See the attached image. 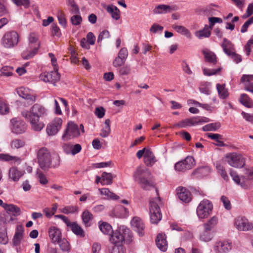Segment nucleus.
Instances as JSON below:
<instances>
[{"label":"nucleus","instance_id":"0eeeda50","mask_svg":"<svg viewBox=\"0 0 253 253\" xmlns=\"http://www.w3.org/2000/svg\"><path fill=\"white\" fill-rule=\"evenodd\" d=\"M212 209L213 206L211 201L207 199L203 200L200 202L197 208L198 217L200 219L207 218L211 214Z\"/></svg>","mask_w":253,"mask_h":253},{"label":"nucleus","instance_id":"6e6d98bb","mask_svg":"<svg viewBox=\"0 0 253 253\" xmlns=\"http://www.w3.org/2000/svg\"><path fill=\"white\" fill-rule=\"evenodd\" d=\"M17 6H23L25 8L29 7L30 3V0H12Z\"/></svg>","mask_w":253,"mask_h":253},{"label":"nucleus","instance_id":"9d476101","mask_svg":"<svg viewBox=\"0 0 253 253\" xmlns=\"http://www.w3.org/2000/svg\"><path fill=\"white\" fill-rule=\"evenodd\" d=\"M80 135V131L78 126L71 122L68 123L62 138L63 140L67 141L72 138L78 137Z\"/></svg>","mask_w":253,"mask_h":253},{"label":"nucleus","instance_id":"e433bc0d","mask_svg":"<svg viewBox=\"0 0 253 253\" xmlns=\"http://www.w3.org/2000/svg\"><path fill=\"white\" fill-rule=\"evenodd\" d=\"M216 88L220 98L225 99L228 96V92L227 89L225 87V84H216Z\"/></svg>","mask_w":253,"mask_h":253},{"label":"nucleus","instance_id":"680f3d73","mask_svg":"<svg viewBox=\"0 0 253 253\" xmlns=\"http://www.w3.org/2000/svg\"><path fill=\"white\" fill-rule=\"evenodd\" d=\"M37 175L41 184H46L48 183L46 177L42 172L40 171H37Z\"/></svg>","mask_w":253,"mask_h":253},{"label":"nucleus","instance_id":"3c124183","mask_svg":"<svg viewBox=\"0 0 253 253\" xmlns=\"http://www.w3.org/2000/svg\"><path fill=\"white\" fill-rule=\"evenodd\" d=\"M230 174L232 177L233 180L238 185H240L242 187H245V184L240 182L241 179L238 175L236 173V171L233 170H231Z\"/></svg>","mask_w":253,"mask_h":253},{"label":"nucleus","instance_id":"aec40b11","mask_svg":"<svg viewBox=\"0 0 253 253\" xmlns=\"http://www.w3.org/2000/svg\"><path fill=\"white\" fill-rule=\"evenodd\" d=\"M24 227L21 225H17L16 231L12 239L13 246L15 247L19 245L23 238Z\"/></svg>","mask_w":253,"mask_h":253},{"label":"nucleus","instance_id":"4be33fe9","mask_svg":"<svg viewBox=\"0 0 253 253\" xmlns=\"http://www.w3.org/2000/svg\"><path fill=\"white\" fill-rule=\"evenodd\" d=\"M177 194L179 199L185 203H189L191 200L190 192L184 187H178L177 189Z\"/></svg>","mask_w":253,"mask_h":253},{"label":"nucleus","instance_id":"09e8293b","mask_svg":"<svg viewBox=\"0 0 253 253\" xmlns=\"http://www.w3.org/2000/svg\"><path fill=\"white\" fill-rule=\"evenodd\" d=\"M8 242L7 232L5 229L0 230V243L5 245Z\"/></svg>","mask_w":253,"mask_h":253},{"label":"nucleus","instance_id":"f257e3e1","mask_svg":"<svg viewBox=\"0 0 253 253\" xmlns=\"http://www.w3.org/2000/svg\"><path fill=\"white\" fill-rule=\"evenodd\" d=\"M46 114L45 108L37 103L33 105L29 111L21 112L22 117L30 123L32 129L36 131H40L44 127V123L40 121V119Z\"/></svg>","mask_w":253,"mask_h":253},{"label":"nucleus","instance_id":"5701e85b","mask_svg":"<svg viewBox=\"0 0 253 253\" xmlns=\"http://www.w3.org/2000/svg\"><path fill=\"white\" fill-rule=\"evenodd\" d=\"M157 247L162 251L165 252L168 248V243L166 240L165 234L160 233L157 235L156 239Z\"/></svg>","mask_w":253,"mask_h":253},{"label":"nucleus","instance_id":"473e14b6","mask_svg":"<svg viewBox=\"0 0 253 253\" xmlns=\"http://www.w3.org/2000/svg\"><path fill=\"white\" fill-rule=\"evenodd\" d=\"M240 101L243 105L248 108L253 107V101L246 94L243 93L241 95Z\"/></svg>","mask_w":253,"mask_h":253},{"label":"nucleus","instance_id":"bb28decb","mask_svg":"<svg viewBox=\"0 0 253 253\" xmlns=\"http://www.w3.org/2000/svg\"><path fill=\"white\" fill-rule=\"evenodd\" d=\"M3 208H4L7 212L12 214L14 216H18L21 214L20 208L14 205L5 203Z\"/></svg>","mask_w":253,"mask_h":253},{"label":"nucleus","instance_id":"f3484780","mask_svg":"<svg viewBox=\"0 0 253 253\" xmlns=\"http://www.w3.org/2000/svg\"><path fill=\"white\" fill-rule=\"evenodd\" d=\"M177 9V7L176 5L170 6L166 4H159L155 7L153 12L156 14H163L170 13Z\"/></svg>","mask_w":253,"mask_h":253},{"label":"nucleus","instance_id":"1a4fd4ad","mask_svg":"<svg viewBox=\"0 0 253 253\" xmlns=\"http://www.w3.org/2000/svg\"><path fill=\"white\" fill-rule=\"evenodd\" d=\"M19 42V36L15 31H9L3 36L1 43L6 48H10L16 46Z\"/></svg>","mask_w":253,"mask_h":253},{"label":"nucleus","instance_id":"f8f14e48","mask_svg":"<svg viewBox=\"0 0 253 253\" xmlns=\"http://www.w3.org/2000/svg\"><path fill=\"white\" fill-rule=\"evenodd\" d=\"M234 225L239 231H247L252 230L253 224L245 217L239 216L235 219Z\"/></svg>","mask_w":253,"mask_h":253},{"label":"nucleus","instance_id":"ea45409f","mask_svg":"<svg viewBox=\"0 0 253 253\" xmlns=\"http://www.w3.org/2000/svg\"><path fill=\"white\" fill-rule=\"evenodd\" d=\"M100 194L103 195H105L108 199H118L119 196L116 195L115 194L111 192L108 188H101L99 189Z\"/></svg>","mask_w":253,"mask_h":253},{"label":"nucleus","instance_id":"37998d69","mask_svg":"<svg viewBox=\"0 0 253 253\" xmlns=\"http://www.w3.org/2000/svg\"><path fill=\"white\" fill-rule=\"evenodd\" d=\"M25 145V142L21 139H15L11 141L10 146L12 149H19L23 147Z\"/></svg>","mask_w":253,"mask_h":253},{"label":"nucleus","instance_id":"58836bf2","mask_svg":"<svg viewBox=\"0 0 253 253\" xmlns=\"http://www.w3.org/2000/svg\"><path fill=\"white\" fill-rule=\"evenodd\" d=\"M99 229L101 232L106 235L111 234L113 232L112 226L107 222H102L99 224Z\"/></svg>","mask_w":253,"mask_h":253},{"label":"nucleus","instance_id":"4c0bfd02","mask_svg":"<svg viewBox=\"0 0 253 253\" xmlns=\"http://www.w3.org/2000/svg\"><path fill=\"white\" fill-rule=\"evenodd\" d=\"M60 211L65 214L74 213L78 212L79 208L77 206H67L62 209H60Z\"/></svg>","mask_w":253,"mask_h":253},{"label":"nucleus","instance_id":"774afa93","mask_svg":"<svg viewBox=\"0 0 253 253\" xmlns=\"http://www.w3.org/2000/svg\"><path fill=\"white\" fill-rule=\"evenodd\" d=\"M253 14V3H250L247 8L246 14L243 16V18H246Z\"/></svg>","mask_w":253,"mask_h":253},{"label":"nucleus","instance_id":"423d86ee","mask_svg":"<svg viewBox=\"0 0 253 253\" xmlns=\"http://www.w3.org/2000/svg\"><path fill=\"white\" fill-rule=\"evenodd\" d=\"M210 121L209 118L204 117H194L181 120L173 125V127L183 128L194 126L201 124L208 123Z\"/></svg>","mask_w":253,"mask_h":253},{"label":"nucleus","instance_id":"6ab92c4d","mask_svg":"<svg viewBox=\"0 0 253 253\" xmlns=\"http://www.w3.org/2000/svg\"><path fill=\"white\" fill-rule=\"evenodd\" d=\"M49 237L52 243L56 244L62 238V234L60 230L56 227L51 226L48 229Z\"/></svg>","mask_w":253,"mask_h":253},{"label":"nucleus","instance_id":"79ce46f5","mask_svg":"<svg viewBox=\"0 0 253 253\" xmlns=\"http://www.w3.org/2000/svg\"><path fill=\"white\" fill-rule=\"evenodd\" d=\"M48 76H49V82L54 84L56 82L59 81L60 79V75L58 72V70H54V71L49 72Z\"/></svg>","mask_w":253,"mask_h":253},{"label":"nucleus","instance_id":"5fc2aeb1","mask_svg":"<svg viewBox=\"0 0 253 253\" xmlns=\"http://www.w3.org/2000/svg\"><path fill=\"white\" fill-rule=\"evenodd\" d=\"M71 22L74 25H79L82 22V18L79 14H75L71 17Z\"/></svg>","mask_w":253,"mask_h":253},{"label":"nucleus","instance_id":"8fccbe9b","mask_svg":"<svg viewBox=\"0 0 253 253\" xmlns=\"http://www.w3.org/2000/svg\"><path fill=\"white\" fill-rule=\"evenodd\" d=\"M9 107L6 103L3 100L0 99V114H6L9 112Z\"/></svg>","mask_w":253,"mask_h":253},{"label":"nucleus","instance_id":"a211bd4d","mask_svg":"<svg viewBox=\"0 0 253 253\" xmlns=\"http://www.w3.org/2000/svg\"><path fill=\"white\" fill-rule=\"evenodd\" d=\"M131 224L133 230L137 232L140 236H142L144 234V225L140 218L134 217L131 221Z\"/></svg>","mask_w":253,"mask_h":253},{"label":"nucleus","instance_id":"a878e982","mask_svg":"<svg viewBox=\"0 0 253 253\" xmlns=\"http://www.w3.org/2000/svg\"><path fill=\"white\" fill-rule=\"evenodd\" d=\"M202 52L206 61L213 64L217 63L216 56L213 52L206 48L202 50Z\"/></svg>","mask_w":253,"mask_h":253},{"label":"nucleus","instance_id":"ddd939ff","mask_svg":"<svg viewBox=\"0 0 253 253\" xmlns=\"http://www.w3.org/2000/svg\"><path fill=\"white\" fill-rule=\"evenodd\" d=\"M62 124V120L59 118H55L46 127V132L49 136H53L57 133L60 129Z\"/></svg>","mask_w":253,"mask_h":253},{"label":"nucleus","instance_id":"20e7f679","mask_svg":"<svg viewBox=\"0 0 253 253\" xmlns=\"http://www.w3.org/2000/svg\"><path fill=\"white\" fill-rule=\"evenodd\" d=\"M161 204L160 198H151L149 201V213L152 223L157 224L162 219V215L159 205Z\"/></svg>","mask_w":253,"mask_h":253},{"label":"nucleus","instance_id":"7ed1b4c3","mask_svg":"<svg viewBox=\"0 0 253 253\" xmlns=\"http://www.w3.org/2000/svg\"><path fill=\"white\" fill-rule=\"evenodd\" d=\"M28 40L29 47L22 53V56L24 59H29L34 57L38 53L40 47L39 36L37 33H31L28 36Z\"/></svg>","mask_w":253,"mask_h":253},{"label":"nucleus","instance_id":"a19ab883","mask_svg":"<svg viewBox=\"0 0 253 253\" xmlns=\"http://www.w3.org/2000/svg\"><path fill=\"white\" fill-rule=\"evenodd\" d=\"M200 239L204 242H209L211 240L213 235L211 230H207L204 228V231L200 234Z\"/></svg>","mask_w":253,"mask_h":253},{"label":"nucleus","instance_id":"603ef678","mask_svg":"<svg viewBox=\"0 0 253 253\" xmlns=\"http://www.w3.org/2000/svg\"><path fill=\"white\" fill-rule=\"evenodd\" d=\"M0 159L1 160H3L5 161H20V158L16 156H12L8 154H0Z\"/></svg>","mask_w":253,"mask_h":253},{"label":"nucleus","instance_id":"e2e57ef3","mask_svg":"<svg viewBox=\"0 0 253 253\" xmlns=\"http://www.w3.org/2000/svg\"><path fill=\"white\" fill-rule=\"evenodd\" d=\"M109 37V32L107 30H104L99 34L97 39V42H101L103 40L107 39Z\"/></svg>","mask_w":253,"mask_h":253},{"label":"nucleus","instance_id":"393cba45","mask_svg":"<svg viewBox=\"0 0 253 253\" xmlns=\"http://www.w3.org/2000/svg\"><path fill=\"white\" fill-rule=\"evenodd\" d=\"M157 161L156 158L150 149H147L144 154V163L147 166H153Z\"/></svg>","mask_w":253,"mask_h":253},{"label":"nucleus","instance_id":"cd10ccee","mask_svg":"<svg viewBox=\"0 0 253 253\" xmlns=\"http://www.w3.org/2000/svg\"><path fill=\"white\" fill-rule=\"evenodd\" d=\"M211 29L208 25H206L203 29L197 31L195 33L196 36L200 39L205 38H209L211 35Z\"/></svg>","mask_w":253,"mask_h":253},{"label":"nucleus","instance_id":"c85d7f7f","mask_svg":"<svg viewBox=\"0 0 253 253\" xmlns=\"http://www.w3.org/2000/svg\"><path fill=\"white\" fill-rule=\"evenodd\" d=\"M107 11L111 15L113 19L118 20L120 18V10L114 5H109L106 8Z\"/></svg>","mask_w":253,"mask_h":253},{"label":"nucleus","instance_id":"0e129e2a","mask_svg":"<svg viewBox=\"0 0 253 253\" xmlns=\"http://www.w3.org/2000/svg\"><path fill=\"white\" fill-rule=\"evenodd\" d=\"M220 200L222 202L226 210H230L231 208V205L230 201L229 199L225 196H221Z\"/></svg>","mask_w":253,"mask_h":253},{"label":"nucleus","instance_id":"72a5a7b5","mask_svg":"<svg viewBox=\"0 0 253 253\" xmlns=\"http://www.w3.org/2000/svg\"><path fill=\"white\" fill-rule=\"evenodd\" d=\"M69 227L71 228L73 232L77 235L81 237L84 236V230L76 222H71Z\"/></svg>","mask_w":253,"mask_h":253},{"label":"nucleus","instance_id":"39448f33","mask_svg":"<svg viewBox=\"0 0 253 253\" xmlns=\"http://www.w3.org/2000/svg\"><path fill=\"white\" fill-rule=\"evenodd\" d=\"M39 165L44 170H48L51 165V155L48 150L45 147L39 149L37 154Z\"/></svg>","mask_w":253,"mask_h":253},{"label":"nucleus","instance_id":"bf43d9fd","mask_svg":"<svg viewBox=\"0 0 253 253\" xmlns=\"http://www.w3.org/2000/svg\"><path fill=\"white\" fill-rule=\"evenodd\" d=\"M57 18L59 24L63 26L64 27H65L67 24V21L64 14L61 11L58 12Z\"/></svg>","mask_w":253,"mask_h":253},{"label":"nucleus","instance_id":"c756f323","mask_svg":"<svg viewBox=\"0 0 253 253\" xmlns=\"http://www.w3.org/2000/svg\"><path fill=\"white\" fill-rule=\"evenodd\" d=\"M218 222V218L216 216H213L210 218L203 224L204 228L207 230H211L213 229Z\"/></svg>","mask_w":253,"mask_h":253},{"label":"nucleus","instance_id":"338daca9","mask_svg":"<svg viewBox=\"0 0 253 253\" xmlns=\"http://www.w3.org/2000/svg\"><path fill=\"white\" fill-rule=\"evenodd\" d=\"M253 81V75H244L241 79V82L245 84Z\"/></svg>","mask_w":253,"mask_h":253},{"label":"nucleus","instance_id":"4d7b16f0","mask_svg":"<svg viewBox=\"0 0 253 253\" xmlns=\"http://www.w3.org/2000/svg\"><path fill=\"white\" fill-rule=\"evenodd\" d=\"M221 68H218L217 69H209L207 68H204L203 69V73L206 76H212L215 75L217 73L220 72Z\"/></svg>","mask_w":253,"mask_h":253},{"label":"nucleus","instance_id":"f704fd0d","mask_svg":"<svg viewBox=\"0 0 253 253\" xmlns=\"http://www.w3.org/2000/svg\"><path fill=\"white\" fill-rule=\"evenodd\" d=\"M101 178L102 180L100 181V183L102 185H109L113 182V176L112 174L110 173H107L106 172H103L101 175Z\"/></svg>","mask_w":253,"mask_h":253},{"label":"nucleus","instance_id":"864d4df0","mask_svg":"<svg viewBox=\"0 0 253 253\" xmlns=\"http://www.w3.org/2000/svg\"><path fill=\"white\" fill-rule=\"evenodd\" d=\"M13 68L11 67L4 66L0 70L2 75L6 77L11 76L12 75Z\"/></svg>","mask_w":253,"mask_h":253},{"label":"nucleus","instance_id":"a18cd8bd","mask_svg":"<svg viewBox=\"0 0 253 253\" xmlns=\"http://www.w3.org/2000/svg\"><path fill=\"white\" fill-rule=\"evenodd\" d=\"M216 168L218 173L221 175V176L225 180H228V176L224 167L221 165L220 164H216Z\"/></svg>","mask_w":253,"mask_h":253},{"label":"nucleus","instance_id":"4468645a","mask_svg":"<svg viewBox=\"0 0 253 253\" xmlns=\"http://www.w3.org/2000/svg\"><path fill=\"white\" fill-rule=\"evenodd\" d=\"M17 92L19 96L27 100L31 104L36 100L37 95L28 88L20 87L17 89Z\"/></svg>","mask_w":253,"mask_h":253},{"label":"nucleus","instance_id":"de8ad7c7","mask_svg":"<svg viewBox=\"0 0 253 253\" xmlns=\"http://www.w3.org/2000/svg\"><path fill=\"white\" fill-rule=\"evenodd\" d=\"M82 218L83 222L86 224L93 218V215L88 210H85L82 213Z\"/></svg>","mask_w":253,"mask_h":253},{"label":"nucleus","instance_id":"7c9ffc66","mask_svg":"<svg viewBox=\"0 0 253 253\" xmlns=\"http://www.w3.org/2000/svg\"><path fill=\"white\" fill-rule=\"evenodd\" d=\"M172 28L174 29L178 33L185 36L187 38H191V33L190 32L189 30L185 27L174 24L172 25Z\"/></svg>","mask_w":253,"mask_h":253},{"label":"nucleus","instance_id":"13d9d810","mask_svg":"<svg viewBox=\"0 0 253 253\" xmlns=\"http://www.w3.org/2000/svg\"><path fill=\"white\" fill-rule=\"evenodd\" d=\"M126 250L123 245H116L112 247L110 253H125Z\"/></svg>","mask_w":253,"mask_h":253},{"label":"nucleus","instance_id":"6e6552de","mask_svg":"<svg viewBox=\"0 0 253 253\" xmlns=\"http://www.w3.org/2000/svg\"><path fill=\"white\" fill-rule=\"evenodd\" d=\"M225 160L230 166L235 168H243L245 165V159L242 155L236 152L226 154Z\"/></svg>","mask_w":253,"mask_h":253},{"label":"nucleus","instance_id":"49530a36","mask_svg":"<svg viewBox=\"0 0 253 253\" xmlns=\"http://www.w3.org/2000/svg\"><path fill=\"white\" fill-rule=\"evenodd\" d=\"M60 246L61 249L64 252H69L70 250V247L68 242L65 239L59 240V242H57Z\"/></svg>","mask_w":253,"mask_h":253},{"label":"nucleus","instance_id":"c9c22d12","mask_svg":"<svg viewBox=\"0 0 253 253\" xmlns=\"http://www.w3.org/2000/svg\"><path fill=\"white\" fill-rule=\"evenodd\" d=\"M110 121L109 119H106L104 123V126L103 127L101 132L100 133V136L102 137H107L110 133Z\"/></svg>","mask_w":253,"mask_h":253},{"label":"nucleus","instance_id":"69168bd1","mask_svg":"<svg viewBox=\"0 0 253 253\" xmlns=\"http://www.w3.org/2000/svg\"><path fill=\"white\" fill-rule=\"evenodd\" d=\"M127 55H128V52H127V49L125 47H123L120 49V50L118 53V56L120 58H121L122 59L126 60V58L127 57Z\"/></svg>","mask_w":253,"mask_h":253},{"label":"nucleus","instance_id":"b1692460","mask_svg":"<svg viewBox=\"0 0 253 253\" xmlns=\"http://www.w3.org/2000/svg\"><path fill=\"white\" fill-rule=\"evenodd\" d=\"M24 174L23 171L19 170L15 167H12L9 170L8 176L13 181H18Z\"/></svg>","mask_w":253,"mask_h":253},{"label":"nucleus","instance_id":"9b49d317","mask_svg":"<svg viewBox=\"0 0 253 253\" xmlns=\"http://www.w3.org/2000/svg\"><path fill=\"white\" fill-rule=\"evenodd\" d=\"M195 164L193 157L187 156L184 160L177 162L175 164L174 168L178 171H185L193 168Z\"/></svg>","mask_w":253,"mask_h":253},{"label":"nucleus","instance_id":"f03ea898","mask_svg":"<svg viewBox=\"0 0 253 253\" xmlns=\"http://www.w3.org/2000/svg\"><path fill=\"white\" fill-rule=\"evenodd\" d=\"M151 172L146 168L138 167L133 173V178L141 187L145 190H150L152 188L155 189L156 195L158 196V192L155 188V184L150 179Z\"/></svg>","mask_w":253,"mask_h":253},{"label":"nucleus","instance_id":"2eb2a0df","mask_svg":"<svg viewBox=\"0 0 253 253\" xmlns=\"http://www.w3.org/2000/svg\"><path fill=\"white\" fill-rule=\"evenodd\" d=\"M10 122L12 124L11 130L13 133L21 134L26 131L27 126L24 121L13 118Z\"/></svg>","mask_w":253,"mask_h":253},{"label":"nucleus","instance_id":"412c9836","mask_svg":"<svg viewBox=\"0 0 253 253\" xmlns=\"http://www.w3.org/2000/svg\"><path fill=\"white\" fill-rule=\"evenodd\" d=\"M231 243L227 242H217L214 246V250L218 253H226L231 250Z\"/></svg>","mask_w":253,"mask_h":253},{"label":"nucleus","instance_id":"c03bdc74","mask_svg":"<svg viewBox=\"0 0 253 253\" xmlns=\"http://www.w3.org/2000/svg\"><path fill=\"white\" fill-rule=\"evenodd\" d=\"M220 127L219 123H214L208 124L203 127L202 129L204 131H214L218 129Z\"/></svg>","mask_w":253,"mask_h":253},{"label":"nucleus","instance_id":"052dcab7","mask_svg":"<svg viewBox=\"0 0 253 253\" xmlns=\"http://www.w3.org/2000/svg\"><path fill=\"white\" fill-rule=\"evenodd\" d=\"M209 21L210 22V25L209 26L212 29L215 23H221L222 22V20L221 18L219 17H211L209 18Z\"/></svg>","mask_w":253,"mask_h":253},{"label":"nucleus","instance_id":"2f4dec72","mask_svg":"<svg viewBox=\"0 0 253 253\" xmlns=\"http://www.w3.org/2000/svg\"><path fill=\"white\" fill-rule=\"evenodd\" d=\"M224 52L228 55H230L233 51V45L231 42L224 38L221 44Z\"/></svg>","mask_w":253,"mask_h":253},{"label":"nucleus","instance_id":"dca6fc26","mask_svg":"<svg viewBox=\"0 0 253 253\" xmlns=\"http://www.w3.org/2000/svg\"><path fill=\"white\" fill-rule=\"evenodd\" d=\"M109 241L114 246L123 245L125 241V237L120 230H116L110 234Z\"/></svg>","mask_w":253,"mask_h":253}]
</instances>
